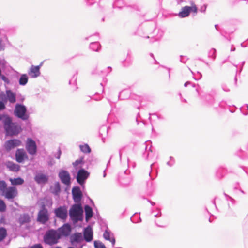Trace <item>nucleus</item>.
Returning a JSON list of instances; mask_svg holds the SVG:
<instances>
[{"label":"nucleus","instance_id":"nucleus-8","mask_svg":"<svg viewBox=\"0 0 248 248\" xmlns=\"http://www.w3.org/2000/svg\"><path fill=\"white\" fill-rule=\"evenodd\" d=\"M54 213L56 216L63 220H65L67 217V209L66 206H60L54 210Z\"/></svg>","mask_w":248,"mask_h":248},{"label":"nucleus","instance_id":"nucleus-12","mask_svg":"<svg viewBox=\"0 0 248 248\" xmlns=\"http://www.w3.org/2000/svg\"><path fill=\"white\" fill-rule=\"evenodd\" d=\"M60 235V238L62 236H67L69 235L71 231V228L68 224H65L61 228L57 230Z\"/></svg>","mask_w":248,"mask_h":248},{"label":"nucleus","instance_id":"nucleus-29","mask_svg":"<svg viewBox=\"0 0 248 248\" xmlns=\"http://www.w3.org/2000/svg\"><path fill=\"white\" fill-rule=\"evenodd\" d=\"M7 184L4 181H0V194L3 195L7 188Z\"/></svg>","mask_w":248,"mask_h":248},{"label":"nucleus","instance_id":"nucleus-15","mask_svg":"<svg viewBox=\"0 0 248 248\" xmlns=\"http://www.w3.org/2000/svg\"><path fill=\"white\" fill-rule=\"evenodd\" d=\"M41 63L39 65L34 66L32 65L30 70L28 72V74L31 78H35L38 77L40 74V69L42 65Z\"/></svg>","mask_w":248,"mask_h":248},{"label":"nucleus","instance_id":"nucleus-2","mask_svg":"<svg viewBox=\"0 0 248 248\" xmlns=\"http://www.w3.org/2000/svg\"><path fill=\"white\" fill-rule=\"evenodd\" d=\"M83 210L80 203L73 205L69 210V216L75 223L83 220Z\"/></svg>","mask_w":248,"mask_h":248},{"label":"nucleus","instance_id":"nucleus-24","mask_svg":"<svg viewBox=\"0 0 248 248\" xmlns=\"http://www.w3.org/2000/svg\"><path fill=\"white\" fill-rule=\"evenodd\" d=\"M19 221L21 224L28 223L30 221V216L27 214H23L20 216Z\"/></svg>","mask_w":248,"mask_h":248},{"label":"nucleus","instance_id":"nucleus-27","mask_svg":"<svg viewBox=\"0 0 248 248\" xmlns=\"http://www.w3.org/2000/svg\"><path fill=\"white\" fill-rule=\"evenodd\" d=\"M79 147L81 151L84 153H90L91 152L90 147L87 144L80 145Z\"/></svg>","mask_w":248,"mask_h":248},{"label":"nucleus","instance_id":"nucleus-20","mask_svg":"<svg viewBox=\"0 0 248 248\" xmlns=\"http://www.w3.org/2000/svg\"><path fill=\"white\" fill-rule=\"evenodd\" d=\"M34 180L38 184H44L47 181L48 178L46 175L40 173L35 175Z\"/></svg>","mask_w":248,"mask_h":248},{"label":"nucleus","instance_id":"nucleus-32","mask_svg":"<svg viewBox=\"0 0 248 248\" xmlns=\"http://www.w3.org/2000/svg\"><path fill=\"white\" fill-rule=\"evenodd\" d=\"M94 245L95 248H106L104 244L99 241H94Z\"/></svg>","mask_w":248,"mask_h":248},{"label":"nucleus","instance_id":"nucleus-13","mask_svg":"<svg viewBox=\"0 0 248 248\" xmlns=\"http://www.w3.org/2000/svg\"><path fill=\"white\" fill-rule=\"evenodd\" d=\"M21 144L20 140L17 139L10 140L7 141L5 143V148L7 151H10L11 149L15 147L19 146Z\"/></svg>","mask_w":248,"mask_h":248},{"label":"nucleus","instance_id":"nucleus-5","mask_svg":"<svg viewBox=\"0 0 248 248\" xmlns=\"http://www.w3.org/2000/svg\"><path fill=\"white\" fill-rule=\"evenodd\" d=\"M26 149L29 154L34 155L37 152V146L35 142L31 138H28L26 144Z\"/></svg>","mask_w":248,"mask_h":248},{"label":"nucleus","instance_id":"nucleus-28","mask_svg":"<svg viewBox=\"0 0 248 248\" xmlns=\"http://www.w3.org/2000/svg\"><path fill=\"white\" fill-rule=\"evenodd\" d=\"M28 78L26 74H23L19 79V84L21 85H25L28 82Z\"/></svg>","mask_w":248,"mask_h":248},{"label":"nucleus","instance_id":"nucleus-16","mask_svg":"<svg viewBox=\"0 0 248 248\" xmlns=\"http://www.w3.org/2000/svg\"><path fill=\"white\" fill-rule=\"evenodd\" d=\"M83 240L81 233H75L70 237V242L72 245H75L76 243L81 242Z\"/></svg>","mask_w":248,"mask_h":248},{"label":"nucleus","instance_id":"nucleus-6","mask_svg":"<svg viewBox=\"0 0 248 248\" xmlns=\"http://www.w3.org/2000/svg\"><path fill=\"white\" fill-rule=\"evenodd\" d=\"M190 12H193L195 13L197 12V8L195 4L191 6H185L182 8L181 11L179 13V16L180 17H185L187 16Z\"/></svg>","mask_w":248,"mask_h":248},{"label":"nucleus","instance_id":"nucleus-21","mask_svg":"<svg viewBox=\"0 0 248 248\" xmlns=\"http://www.w3.org/2000/svg\"><path fill=\"white\" fill-rule=\"evenodd\" d=\"M9 181L12 185H20L24 183V180L18 177L16 178H10Z\"/></svg>","mask_w":248,"mask_h":248},{"label":"nucleus","instance_id":"nucleus-33","mask_svg":"<svg viewBox=\"0 0 248 248\" xmlns=\"http://www.w3.org/2000/svg\"><path fill=\"white\" fill-rule=\"evenodd\" d=\"M83 162V160H82V158H81L80 159H78V160H77L75 162H74L73 163V165L74 166H78L79 164H80L82 163Z\"/></svg>","mask_w":248,"mask_h":248},{"label":"nucleus","instance_id":"nucleus-36","mask_svg":"<svg viewBox=\"0 0 248 248\" xmlns=\"http://www.w3.org/2000/svg\"><path fill=\"white\" fill-rule=\"evenodd\" d=\"M4 49V46L2 43V40L0 39V51Z\"/></svg>","mask_w":248,"mask_h":248},{"label":"nucleus","instance_id":"nucleus-26","mask_svg":"<svg viewBox=\"0 0 248 248\" xmlns=\"http://www.w3.org/2000/svg\"><path fill=\"white\" fill-rule=\"evenodd\" d=\"M7 235L6 229L3 227H0V242L6 237Z\"/></svg>","mask_w":248,"mask_h":248},{"label":"nucleus","instance_id":"nucleus-39","mask_svg":"<svg viewBox=\"0 0 248 248\" xmlns=\"http://www.w3.org/2000/svg\"><path fill=\"white\" fill-rule=\"evenodd\" d=\"M247 108H248V106L247 107Z\"/></svg>","mask_w":248,"mask_h":248},{"label":"nucleus","instance_id":"nucleus-34","mask_svg":"<svg viewBox=\"0 0 248 248\" xmlns=\"http://www.w3.org/2000/svg\"><path fill=\"white\" fill-rule=\"evenodd\" d=\"M30 248H43V247L40 244H37L31 246Z\"/></svg>","mask_w":248,"mask_h":248},{"label":"nucleus","instance_id":"nucleus-37","mask_svg":"<svg viewBox=\"0 0 248 248\" xmlns=\"http://www.w3.org/2000/svg\"><path fill=\"white\" fill-rule=\"evenodd\" d=\"M61 154H62V152H61V150L59 149L58 151V156L57 157V158H58V159H60V156H61Z\"/></svg>","mask_w":248,"mask_h":248},{"label":"nucleus","instance_id":"nucleus-35","mask_svg":"<svg viewBox=\"0 0 248 248\" xmlns=\"http://www.w3.org/2000/svg\"><path fill=\"white\" fill-rule=\"evenodd\" d=\"M5 108L4 104L2 102L0 101V110H2L4 109Z\"/></svg>","mask_w":248,"mask_h":248},{"label":"nucleus","instance_id":"nucleus-25","mask_svg":"<svg viewBox=\"0 0 248 248\" xmlns=\"http://www.w3.org/2000/svg\"><path fill=\"white\" fill-rule=\"evenodd\" d=\"M8 99L11 103H15L16 101V95L11 91H7L6 92Z\"/></svg>","mask_w":248,"mask_h":248},{"label":"nucleus","instance_id":"nucleus-23","mask_svg":"<svg viewBox=\"0 0 248 248\" xmlns=\"http://www.w3.org/2000/svg\"><path fill=\"white\" fill-rule=\"evenodd\" d=\"M103 237L104 238L107 240H109L111 243H112V246H113L115 243V240L114 238H111L110 237V232H108V231L106 230L103 234Z\"/></svg>","mask_w":248,"mask_h":248},{"label":"nucleus","instance_id":"nucleus-17","mask_svg":"<svg viewBox=\"0 0 248 248\" xmlns=\"http://www.w3.org/2000/svg\"><path fill=\"white\" fill-rule=\"evenodd\" d=\"M25 158H27V155L23 149H18L16 153V159L19 163L22 162Z\"/></svg>","mask_w":248,"mask_h":248},{"label":"nucleus","instance_id":"nucleus-7","mask_svg":"<svg viewBox=\"0 0 248 248\" xmlns=\"http://www.w3.org/2000/svg\"><path fill=\"white\" fill-rule=\"evenodd\" d=\"M26 108L23 105L17 104L15 109L16 115L23 120H26L28 118L26 115Z\"/></svg>","mask_w":248,"mask_h":248},{"label":"nucleus","instance_id":"nucleus-18","mask_svg":"<svg viewBox=\"0 0 248 248\" xmlns=\"http://www.w3.org/2000/svg\"><path fill=\"white\" fill-rule=\"evenodd\" d=\"M83 235L86 241H91L93 238V232L92 228L90 227L85 228L83 232Z\"/></svg>","mask_w":248,"mask_h":248},{"label":"nucleus","instance_id":"nucleus-4","mask_svg":"<svg viewBox=\"0 0 248 248\" xmlns=\"http://www.w3.org/2000/svg\"><path fill=\"white\" fill-rule=\"evenodd\" d=\"M49 217L47 209L44 204L42 205L41 209L38 212L37 220L38 222L45 224L49 220Z\"/></svg>","mask_w":248,"mask_h":248},{"label":"nucleus","instance_id":"nucleus-38","mask_svg":"<svg viewBox=\"0 0 248 248\" xmlns=\"http://www.w3.org/2000/svg\"><path fill=\"white\" fill-rule=\"evenodd\" d=\"M54 248H62L60 246H57V247H55Z\"/></svg>","mask_w":248,"mask_h":248},{"label":"nucleus","instance_id":"nucleus-22","mask_svg":"<svg viewBox=\"0 0 248 248\" xmlns=\"http://www.w3.org/2000/svg\"><path fill=\"white\" fill-rule=\"evenodd\" d=\"M85 212L86 215V219L88 220L89 218H91L93 216V210L92 208L89 205L85 206Z\"/></svg>","mask_w":248,"mask_h":248},{"label":"nucleus","instance_id":"nucleus-3","mask_svg":"<svg viewBox=\"0 0 248 248\" xmlns=\"http://www.w3.org/2000/svg\"><path fill=\"white\" fill-rule=\"evenodd\" d=\"M60 238L59 232L57 230L51 229L46 232L43 240L45 244L52 246L57 244Z\"/></svg>","mask_w":248,"mask_h":248},{"label":"nucleus","instance_id":"nucleus-11","mask_svg":"<svg viewBox=\"0 0 248 248\" xmlns=\"http://www.w3.org/2000/svg\"><path fill=\"white\" fill-rule=\"evenodd\" d=\"M72 193L74 201L77 203H80L82 197V194L80 188L78 187L73 188Z\"/></svg>","mask_w":248,"mask_h":248},{"label":"nucleus","instance_id":"nucleus-1","mask_svg":"<svg viewBox=\"0 0 248 248\" xmlns=\"http://www.w3.org/2000/svg\"><path fill=\"white\" fill-rule=\"evenodd\" d=\"M2 120L4 128L7 134L10 136L16 135L20 132V127L16 123H13L10 117L7 116H3Z\"/></svg>","mask_w":248,"mask_h":248},{"label":"nucleus","instance_id":"nucleus-9","mask_svg":"<svg viewBox=\"0 0 248 248\" xmlns=\"http://www.w3.org/2000/svg\"><path fill=\"white\" fill-rule=\"evenodd\" d=\"M17 188L15 186L7 187L3 195L8 199H14L17 195Z\"/></svg>","mask_w":248,"mask_h":248},{"label":"nucleus","instance_id":"nucleus-10","mask_svg":"<svg viewBox=\"0 0 248 248\" xmlns=\"http://www.w3.org/2000/svg\"><path fill=\"white\" fill-rule=\"evenodd\" d=\"M89 175V173L87 171L84 169L79 170L78 172L77 180L79 184L81 185L84 183Z\"/></svg>","mask_w":248,"mask_h":248},{"label":"nucleus","instance_id":"nucleus-31","mask_svg":"<svg viewBox=\"0 0 248 248\" xmlns=\"http://www.w3.org/2000/svg\"><path fill=\"white\" fill-rule=\"evenodd\" d=\"M60 191V186L59 183H56L54 185V190L53 193L56 195H57Z\"/></svg>","mask_w":248,"mask_h":248},{"label":"nucleus","instance_id":"nucleus-14","mask_svg":"<svg viewBox=\"0 0 248 248\" xmlns=\"http://www.w3.org/2000/svg\"><path fill=\"white\" fill-rule=\"evenodd\" d=\"M59 176L61 181L66 185L70 183V176L67 171L62 170L59 172Z\"/></svg>","mask_w":248,"mask_h":248},{"label":"nucleus","instance_id":"nucleus-30","mask_svg":"<svg viewBox=\"0 0 248 248\" xmlns=\"http://www.w3.org/2000/svg\"><path fill=\"white\" fill-rule=\"evenodd\" d=\"M6 209V205L5 202L2 200L0 199V212H5Z\"/></svg>","mask_w":248,"mask_h":248},{"label":"nucleus","instance_id":"nucleus-19","mask_svg":"<svg viewBox=\"0 0 248 248\" xmlns=\"http://www.w3.org/2000/svg\"><path fill=\"white\" fill-rule=\"evenodd\" d=\"M5 166L9 170L13 172H17L20 170V166L11 161L6 162Z\"/></svg>","mask_w":248,"mask_h":248}]
</instances>
